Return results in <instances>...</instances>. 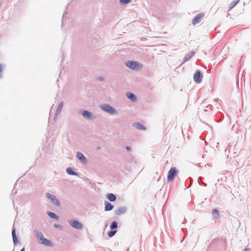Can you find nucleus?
<instances>
[{
    "instance_id": "1",
    "label": "nucleus",
    "mask_w": 251,
    "mask_h": 251,
    "mask_svg": "<svg viewBox=\"0 0 251 251\" xmlns=\"http://www.w3.org/2000/svg\"><path fill=\"white\" fill-rule=\"evenodd\" d=\"M36 235L38 240H39L42 244L48 246H51L52 245L51 242L48 239L45 238L41 232H37Z\"/></svg>"
},
{
    "instance_id": "2",
    "label": "nucleus",
    "mask_w": 251,
    "mask_h": 251,
    "mask_svg": "<svg viewBox=\"0 0 251 251\" xmlns=\"http://www.w3.org/2000/svg\"><path fill=\"white\" fill-rule=\"evenodd\" d=\"M178 170L175 167H172L169 171L167 175V180L168 181H172L178 173Z\"/></svg>"
},
{
    "instance_id": "3",
    "label": "nucleus",
    "mask_w": 251,
    "mask_h": 251,
    "mask_svg": "<svg viewBox=\"0 0 251 251\" xmlns=\"http://www.w3.org/2000/svg\"><path fill=\"white\" fill-rule=\"evenodd\" d=\"M126 65L128 68L133 70H136L142 67V65L141 64L132 61H127L126 62Z\"/></svg>"
},
{
    "instance_id": "4",
    "label": "nucleus",
    "mask_w": 251,
    "mask_h": 251,
    "mask_svg": "<svg viewBox=\"0 0 251 251\" xmlns=\"http://www.w3.org/2000/svg\"><path fill=\"white\" fill-rule=\"evenodd\" d=\"M117 227V224L116 222H113L111 225L110 226V229L111 231L108 232V235L109 237H112L113 236L115 233L117 232V230H113L114 229H116Z\"/></svg>"
},
{
    "instance_id": "5",
    "label": "nucleus",
    "mask_w": 251,
    "mask_h": 251,
    "mask_svg": "<svg viewBox=\"0 0 251 251\" xmlns=\"http://www.w3.org/2000/svg\"><path fill=\"white\" fill-rule=\"evenodd\" d=\"M69 223L74 228L77 229H80L82 228V224L76 220H71L69 221Z\"/></svg>"
},
{
    "instance_id": "6",
    "label": "nucleus",
    "mask_w": 251,
    "mask_h": 251,
    "mask_svg": "<svg viewBox=\"0 0 251 251\" xmlns=\"http://www.w3.org/2000/svg\"><path fill=\"white\" fill-rule=\"evenodd\" d=\"M101 108L103 110L107 112L110 114H114L116 113L115 109L109 105L104 104L101 106Z\"/></svg>"
},
{
    "instance_id": "7",
    "label": "nucleus",
    "mask_w": 251,
    "mask_h": 251,
    "mask_svg": "<svg viewBox=\"0 0 251 251\" xmlns=\"http://www.w3.org/2000/svg\"><path fill=\"white\" fill-rule=\"evenodd\" d=\"M46 196L48 198H49L51 202L55 205L59 206L60 205L59 202L58 201V200L56 199V198L50 193H47L46 194Z\"/></svg>"
},
{
    "instance_id": "8",
    "label": "nucleus",
    "mask_w": 251,
    "mask_h": 251,
    "mask_svg": "<svg viewBox=\"0 0 251 251\" xmlns=\"http://www.w3.org/2000/svg\"><path fill=\"white\" fill-rule=\"evenodd\" d=\"M202 75H201L199 71H197L194 75V80L198 83H200L201 81Z\"/></svg>"
},
{
    "instance_id": "9",
    "label": "nucleus",
    "mask_w": 251,
    "mask_h": 251,
    "mask_svg": "<svg viewBox=\"0 0 251 251\" xmlns=\"http://www.w3.org/2000/svg\"><path fill=\"white\" fill-rule=\"evenodd\" d=\"M202 14H199L194 17L192 20V24L195 25L201 21V19L203 17Z\"/></svg>"
},
{
    "instance_id": "10",
    "label": "nucleus",
    "mask_w": 251,
    "mask_h": 251,
    "mask_svg": "<svg viewBox=\"0 0 251 251\" xmlns=\"http://www.w3.org/2000/svg\"><path fill=\"white\" fill-rule=\"evenodd\" d=\"M126 211V208L124 207H119L116 209L115 211V213L116 215H121L124 214Z\"/></svg>"
},
{
    "instance_id": "11",
    "label": "nucleus",
    "mask_w": 251,
    "mask_h": 251,
    "mask_svg": "<svg viewBox=\"0 0 251 251\" xmlns=\"http://www.w3.org/2000/svg\"><path fill=\"white\" fill-rule=\"evenodd\" d=\"M77 157L83 163L86 162V158L81 152H78L76 153Z\"/></svg>"
},
{
    "instance_id": "12",
    "label": "nucleus",
    "mask_w": 251,
    "mask_h": 251,
    "mask_svg": "<svg viewBox=\"0 0 251 251\" xmlns=\"http://www.w3.org/2000/svg\"><path fill=\"white\" fill-rule=\"evenodd\" d=\"M104 210L105 211H110L113 209V206L110 203L108 202V201H105L104 202Z\"/></svg>"
},
{
    "instance_id": "13",
    "label": "nucleus",
    "mask_w": 251,
    "mask_h": 251,
    "mask_svg": "<svg viewBox=\"0 0 251 251\" xmlns=\"http://www.w3.org/2000/svg\"><path fill=\"white\" fill-rule=\"evenodd\" d=\"M107 198L111 201H114L116 199V196L112 193L108 194L107 196Z\"/></svg>"
},
{
    "instance_id": "14",
    "label": "nucleus",
    "mask_w": 251,
    "mask_h": 251,
    "mask_svg": "<svg viewBox=\"0 0 251 251\" xmlns=\"http://www.w3.org/2000/svg\"><path fill=\"white\" fill-rule=\"evenodd\" d=\"M82 115L87 118L90 119L92 117V114L88 111H84L82 112Z\"/></svg>"
},
{
    "instance_id": "15",
    "label": "nucleus",
    "mask_w": 251,
    "mask_h": 251,
    "mask_svg": "<svg viewBox=\"0 0 251 251\" xmlns=\"http://www.w3.org/2000/svg\"><path fill=\"white\" fill-rule=\"evenodd\" d=\"M134 126L137 128V129H142V130H146V128L143 126L141 124L139 123H137L134 124Z\"/></svg>"
},
{
    "instance_id": "16",
    "label": "nucleus",
    "mask_w": 251,
    "mask_h": 251,
    "mask_svg": "<svg viewBox=\"0 0 251 251\" xmlns=\"http://www.w3.org/2000/svg\"><path fill=\"white\" fill-rule=\"evenodd\" d=\"M127 97L132 101H135L136 100L135 96L134 94L131 93H127L126 94Z\"/></svg>"
},
{
    "instance_id": "17",
    "label": "nucleus",
    "mask_w": 251,
    "mask_h": 251,
    "mask_svg": "<svg viewBox=\"0 0 251 251\" xmlns=\"http://www.w3.org/2000/svg\"><path fill=\"white\" fill-rule=\"evenodd\" d=\"M47 213H48V215L49 216H50L51 218H54V219H55L56 220H58L59 219L58 217L57 216L55 215V214H54L53 212H50V211H48Z\"/></svg>"
},
{
    "instance_id": "18",
    "label": "nucleus",
    "mask_w": 251,
    "mask_h": 251,
    "mask_svg": "<svg viewBox=\"0 0 251 251\" xmlns=\"http://www.w3.org/2000/svg\"><path fill=\"white\" fill-rule=\"evenodd\" d=\"M12 237H13V241H14V243H16V242L17 241V237H16V236L15 229H13L12 232Z\"/></svg>"
},
{
    "instance_id": "19",
    "label": "nucleus",
    "mask_w": 251,
    "mask_h": 251,
    "mask_svg": "<svg viewBox=\"0 0 251 251\" xmlns=\"http://www.w3.org/2000/svg\"><path fill=\"white\" fill-rule=\"evenodd\" d=\"M212 214L214 217L217 218L219 216V212L217 209H213Z\"/></svg>"
},
{
    "instance_id": "20",
    "label": "nucleus",
    "mask_w": 251,
    "mask_h": 251,
    "mask_svg": "<svg viewBox=\"0 0 251 251\" xmlns=\"http://www.w3.org/2000/svg\"><path fill=\"white\" fill-rule=\"evenodd\" d=\"M67 171V172L68 174L69 175H73L75 174L74 171H73L72 169L70 168H68L66 170Z\"/></svg>"
},
{
    "instance_id": "21",
    "label": "nucleus",
    "mask_w": 251,
    "mask_h": 251,
    "mask_svg": "<svg viewBox=\"0 0 251 251\" xmlns=\"http://www.w3.org/2000/svg\"><path fill=\"white\" fill-rule=\"evenodd\" d=\"M131 0H120V2L122 3L127 4Z\"/></svg>"
},
{
    "instance_id": "22",
    "label": "nucleus",
    "mask_w": 251,
    "mask_h": 251,
    "mask_svg": "<svg viewBox=\"0 0 251 251\" xmlns=\"http://www.w3.org/2000/svg\"><path fill=\"white\" fill-rule=\"evenodd\" d=\"M3 71V67L1 64H0V76H1L2 73Z\"/></svg>"
},
{
    "instance_id": "23",
    "label": "nucleus",
    "mask_w": 251,
    "mask_h": 251,
    "mask_svg": "<svg viewBox=\"0 0 251 251\" xmlns=\"http://www.w3.org/2000/svg\"><path fill=\"white\" fill-rule=\"evenodd\" d=\"M63 103L62 102H61L59 104V106H58V108L59 109H62V108L63 107Z\"/></svg>"
},
{
    "instance_id": "24",
    "label": "nucleus",
    "mask_w": 251,
    "mask_h": 251,
    "mask_svg": "<svg viewBox=\"0 0 251 251\" xmlns=\"http://www.w3.org/2000/svg\"><path fill=\"white\" fill-rule=\"evenodd\" d=\"M126 149L127 151H130V147H128V146H126Z\"/></svg>"
},
{
    "instance_id": "25",
    "label": "nucleus",
    "mask_w": 251,
    "mask_h": 251,
    "mask_svg": "<svg viewBox=\"0 0 251 251\" xmlns=\"http://www.w3.org/2000/svg\"><path fill=\"white\" fill-rule=\"evenodd\" d=\"M98 79H99V80H101L102 79V77H99L98 78Z\"/></svg>"
},
{
    "instance_id": "26",
    "label": "nucleus",
    "mask_w": 251,
    "mask_h": 251,
    "mask_svg": "<svg viewBox=\"0 0 251 251\" xmlns=\"http://www.w3.org/2000/svg\"><path fill=\"white\" fill-rule=\"evenodd\" d=\"M243 251H248V250L246 248H245V249H244Z\"/></svg>"
},
{
    "instance_id": "27",
    "label": "nucleus",
    "mask_w": 251,
    "mask_h": 251,
    "mask_svg": "<svg viewBox=\"0 0 251 251\" xmlns=\"http://www.w3.org/2000/svg\"><path fill=\"white\" fill-rule=\"evenodd\" d=\"M20 251H25V249L23 248Z\"/></svg>"
}]
</instances>
